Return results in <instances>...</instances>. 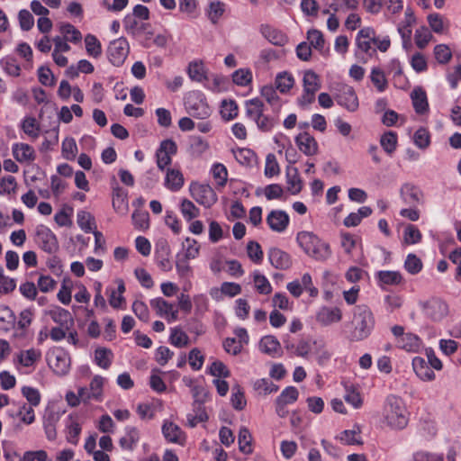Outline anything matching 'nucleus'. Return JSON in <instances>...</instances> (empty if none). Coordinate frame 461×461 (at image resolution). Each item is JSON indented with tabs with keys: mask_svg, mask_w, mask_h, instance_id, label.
Here are the masks:
<instances>
[{
	"mask_svg": "<svg viewBox=\"0 0 461 461\" xmlns=\"http://www.w3.org/2000/svg\"><path fill=\"white\" fill-rule=\"evenodd\" d=\"M188 113L196 119L204 120L212 114L210 106L199 97L189 99L186 103Z\"/></svg>",
	"mask_w": 461,
	"mask_h": 461,
	"instance_id": "9b49d317",
	"label": "nucleus"
},
{
	"mask_svg": "<svg viewBox=\"0 0 461 461\" xmlns=\"http://www.w3.org/2000/svg\"><path fill=\"white\" fill-rule=\"evenodd\" d=\"M299 396L298 390L294 386L286 387L276 400L282 402L285 404H290L297 401Z\"/></svg>",
	"mask_w": 461,
	"mask_h": 461,
	"instance_id": "69168bd1",
	"label": "nucleus"
},
{
	"mask_svg": "<svg viewBox=\"0 0 461 461\" xmlns=\"http://www.w3.org/2000/svg\"><path fill=\"white\" fill-rule=\"evenodd\" d=\"M297 242L307 255L316 260H325L330 255L329 245L321 241L313 232H299Z\"/></svg>",
	"mask_w": 461,
	"mask_h": 461,
	"instance_id": "7ed1b4c3",
	"label": "nucleus"
},
{
	"mask_svg": "<svg viewBox=\"0 0 461 461\" xmlns=\"http://www.w3.org/2000/svg\"><path fill=\"white\" fill-rule=\"evenodd\" d=\"M364 403V397L361 392L356 387L348 388V404L354 409H360Z\"/></svg>",
	"mask_w": 461,
	"mask_h": 461,
	"instance_id": "864d4df0",
	"label": "nucleus"
},
{
	"mask_svg": "<svg viewBox=\"0 0 461 461\" xmlns=\"http://www.w3.org/2000/svg\"><path fill=\"white\" fill-rule=\"evenodd\" d=\"M231 404L234 409L241 411L246 406V400L244 393L242 392L240 385H235L232 388Z\"/></svg>",
	"mask_w": 461,
	"mask_h": 461,
	"instance_id": "052dcab7",
	"label": "nucleus"
},
{
	"mask_svg": "<svg viewBox=\"0 0 461 461\" xmlns=\"http://www.w3.org/2000/svg\"><path fill=\"white\" fill-rule=\"evenodd\" d=\"M104 379L100 375H95L92 379L89 386L91 396L94 400L100 401L103 394V386Z\"/></svg>",
	"mask_w": 461,
	"mask_h": 461,
	"instance_id": "680f3d73",
	"label": "nucleus"
},
{
	"mask_svg": "<svg viewBox=\"0 0 461 461\" xmlns=\"http://www.w3.org/2000/svg\"><path fill=\"white\" fill-rule=\"evenodd\" d=\"M51 318L56 323L61 326L68 327V322L70 324L73 323V320L71 318L69 312L62 308H59L51 312Z\"/></svg>",
	"mask_w": 461,
	"mask_h": 461,
	"instance_id": "4d7b16f0",
	"label": "nucleus"
},
{
	"mask_svg": "<svg viewBox=\"0 0 461 461\" xmlns=\"http://www.w3.org/2000/svg\"><path fill=\"white\" fill-rule=\"evenodd\" d=\"M254 389L261 394H268L277 391V385L274 384L270 379L262 378L258 379L254 383Z\"/></svg>",
	"mask_w": 461,
	"mask_h": 461,
	"instance_id": "a18cd8bd",
	"label": "nucleus"
},
{
	"mask_svg": "<svg viewBox=\"0 0 461 461\" xmlns=\"http://www.w3.org/2000/svg\"><path fill=\"white\" fill-rule=\"evenodd\" d=\"M412 105L415 112L423 114L429 110V104L426 92L421 87H417L411 94Z\"/></svg>",
	"mask_w": 461,
	"mask_h": 461,
	"instance_id": "393cba45",
	"label": "nucleus"
},
{
	"mask_svg": "<svg viewBox=\"0 0 461 461\" xmlns=\"http://www.w3.org/2000/svg\"><path fill=\"white\" fill-rule=\"evenodd\" d=\"M400 196L402 202L409 206H418L423 203L422 190L412 183H404L400 188Z\"/></svg>",
	"mask_w": 461,
	"mask_h": 461,
	"instance_id": "6e6552de",
	"label": "nucleus"
},
{
	"mask_svg": "<svg viewBox=\"0 0 461 461\" xmlns=\"http://www.w3.org/2000/svg\"><path fill=\"white\" fill-rule=\"evenodd\" d=\"M422 341L420 338L413 333L408 332L402 339H399L397 346L408 352H418L421 348Z\"/></svg>",
	"mask_w": 461,
	"mask_h": 461,
	"instance_id": "a878e982",
	"label": "nucleus"
},
{
	"mask_svg": "<svg viewBox=\"0 0 461 461\" xmlns=\"http://www.w3.org/2000/svg\"><path fill=\"white\" fill-rule=\"evenodd\" d=\"M86 50L89 56L98 58L102 54V47L98 39L92 34L85 37Z\"/></svg>",
	"mask_w": 461,
	"mask_h": 461,
	"instance_id": "72a5a7b5",
	"label": "nucleus"
},
{
	"mask_svg": "<svg viewBox=\"0 0 461 461\" xmlns=\"http://www.w3.org/2000/svg\"><path fill=\"white\" fill-rule=\"evenodd\" d=\"M260 32L274 45L284 46L288 41L284 32L267 24L261 25Z\"/></svg>",
	"mask_w": 461,
	"mask_h": 461,
	"instance_id": "6ab92c4d",
	"label": "nucleus"
},
{
	"mask_svg": "<svg viewBox=\"0 0 461 461\" xmlns=\"http://www.w3.org/2000/svg\"><path fill=\"white\" fill-rule=\"evenodd\" d=\"M130 47L123 37L110 42L107 50L108 59L114 66H121L129 54Z\"/></svg>",
	"mask_w": 461,
	"mask_h": 461,
	"instance_id": "423d86ee",
	"label": "nucleus"
},
{
	"mask_svg": "<svg viewBox=\"0 0 461 461\" xmlns=\"http://www.w3.org/2000/svg\"><path fill=\"white\" fill-rule=\"evenodd\" d=\"M232 80L238 86H248L252 80V73L249 69L240 68L232 74Z\"/></svg>",
	"mask_w": 461,
	"mask_h": 461,
	"instance_id": "8fccbe9b",
	"label": "nucleus"
},
{
	"mask_svg": "<svg viewBox=\"0 0 461 461\" xmlns=\"http://www.w3.org/2000/svg\"><path fill=\"white\" fill-rule=\"evenodd\" d=\"M260 350L271 357L280 355L281 346L279 341L274 336H265L259 342Z\"/></svg>",
	"mask_w": 461,
	"mask_h": 461,
	"instance_id": "c85d7f7f",
	"label": "nucleus"
},
{
	"mask_svg": "<svg viewBox=\"0 0 461 461\" xmlns=\"http://www.w3.org/2000/svg\"><path fill=\"white\" fill-rule=\"evenodd\" d=\"M132 221L136 228L145 230L149 227V212L141 210H135L132 213Z\"/></svg>",
	"mask_w": 461,
	"mask_h": 461,
	"instance_id": "e2e57ef3",
	"label": "nucleus"
},
{
	"mask_svg": "<svg viewBox=\"0 0 461 461\" xmlns=\"http://www.w3.org/2000/svg\"><path fill=\"white\" fill-rule=\"evenodd\" d=\"M377 285L383 289L386 290L387 286L400 285L403 277L399 271L380 270L375 273Z\"/></svg>",
	"mask_w": 461,
	"mask_h": 461,
	"instance_id": "f8f14e48",
	"label": "nucleus"
},
{
	"mask_svg": "<svg viewBox=\"0 0 461 461\" xmlns=\"http://www.w3.org/2000/svg\"><path fill=\"white\" fill-rule=\"evenodd\" d=\"M421 233L420 230L414 225H408L403 232V240L409 245L417 244L421 240Z\"/></svg>",
	"mask_w": 461,
	"mask_h": 461,
	"instance_id": "49530a36",
	"label": "nucleus"
},
{
	"mask_svg": "<svg viewBox=\"0 0 461 461\" xmlns=\"http://www.w3.org/2000/svg\"><path fill=\"white\" fill-rule=\"evenodd\" d=\"M112 357V351L106 348H97L95 352L96 364L104 369H107L111 366Z\"/></svg>",
	"mask_w": 461,
	"mask_h": 461,
	"instance_id": "79ce46f5",
	"label": "nucleus"
},
{
	"mask_svg": "<svg viewBox=\"0 0 461 461\" xmlns=\"http://www.w3.org/2000/svg\"><path fill=\"white\" fill-rule=\"evenodd\" d=\"M434 55L437 61L440 64L447 63L452 58L451 50L445 44L437 45L434 48Z\"/></svg>",
	"mask_w": 461,
	"mask_h": 461,
	"instance_id": "bf43d9fd",
	"label": "nucleus"
},
{
	"mask_svg": "<svg viewBox=\"0 0 461 461\" xmlns=\"http://www.w3.org/2000/svg\"><path fill=\"white\" fill-rule=\"evenodd\" d=\"M263 103L258 98L246 102L247 115L256 121L263 113Z\"/></svg>",
	"mask_w": 461,
	"mask_h": 461,
	"instance_id": "c9c22d12",
	"label": "nucleus"
},
{
	"mask_svg": "<svg viewBox=\"0 0 461 461\" xmlns=\"http://www.w3.org/2000/svg\"><path fill=\"white\" fill-rule=\"evenodd\" d=\"M410 63L413 70L417 73L424 72L428 68L427 60L420 52H416L411 56Z\"/></svg>",
	"mask_w": 461,
	"mask_h": 461,
	"instance_id": "774afa93",
	"label": "nucleus"
},
{
	"mask_svg": "<svg viewBox=\"0 0 461 461\" xmlns=\"http://www.w3.org/2000/svg\"><path fill=\"white\" fill-rule=\"evenodd\" d=\"M50 366L57 375H65L69 371L70 358L68 354L60 351L50 361Z\"/></svg>",
	"mask_w": 461,
	"mask_h": 461,
	"instance_id": "412c9836",
	"label": "nucleus"
},
{
	"mask_svg": "<svg viewBox=\"0 0 461 461\" xmlns=\"http://www.w3.org/2000/svg\"><path fill=\"white\" fill-rule=\"evenodd\" d=\"M294 80L293 77L286 72L280 73L279 75H277V77L276 78V87L282 93H285V92L288 91L290 88H292L294 86Z\"/></svg>",
	"mask_w": 461,
	"mask_h": 461,
	"instance_id": "603ef678",
	"label": "nucleus"
},
{
	"mask_svg": "<svg viewBox=\"0 0 461 461\" xmlns=\"http://www.w3.org/2000/svg\"><path fill=\"white\" fill-rule=\"evenodd\" d=\"M77 224L86 233L92 232L95 228L94 217L86 211L77 212Z\"/></svg>",
	"mask_w": 461,
	"mask_h": 461,
	"instance_id": "e433bc0d",
	"label": "nucleus"
},
{
	"mask_svg": "<svg viewBox=\"0 0 461 461\" xmlns=\"http://www.w3.org/2000/svg\"><path fill=\"white\" fill-rule=\"evenodd\" d=\"M22 129L25 134L35 140L40 135V130L37 126L36 120L32 117H27L23 120Z\"/></svg>",
	"mask_w": 461,
	"mask_h": 461,
	"instance_id": "3c124183",
	"label": "nucleus"
},
{
	"mask_svg": "<svg viewBox=\"0 0 461 461\" xmlns=\"http://www.w3.org/2000/svg\"><path fill=\"white\" fill-rule=\"evenodd\" d=\"M181 212L187 221H190L199 215V209L191 201L185 199L181 203Z\"/></svg>",
	"mask_w": 461,
	"mask_h": 461,
	"instance_id": "0e129e2a",
	"label": "nucleus"
},
{
	"mask_svg": "<svg viewBox=\"0 0 461 461\" xmlns=\"http://www.w3.org/2000/svg\"><path fill=\"white\" fill-rule=\"evenodd\" d=\"M267 222L272 230L281 232L286 229L289 217L283 211H272L267 217Z\"/></svg>",
	"mask_w": 461,
	"mask_h": 461,
	"instance_id": "dca6fc26",
	"label": "nucleus"
},
{
	"mask_svg": "<svg viewBox=\"0 0 461 461\" xmlns=\"http://www.w3.org/2000/svg\"><path fill=\"white\" fill-rule=\"evenodd\" d=\"M303 83V94L299 99V103L304 106L315 100V94L321 88V79L315 72L307 70L304 72Z\"/></svg>",
	"mask_w": 461,
	"mask_h": 461,
	"instance_id": "20e7f679",
	"label": "nucleus"
},
{
	"mask_svg": "<svg viewBox=\"0 0 461 461\" xmlns=\"http://www.w3.org/2000/svg\"><path fill=\"white\" fill-rule=\"evenodd\" d=\"M150 305L157 311L159 316H165L168 321H175L178 317V311L174 309L172 303H169L162 298H156L150 301Z\"/></svg>",
	"mask_w": 461,
	"mask_h": 461,
	"instance_id": "4468645a",
	"label": "nucleus"
},
{
	"mask_svg": "<svg viewBox=\"0 0 461 461\" xmlns=\"http://www.w3.org/2000/svg\"><path fill=\"white\" fill-rule=\"evenodd\" d=\"M397 140V134L390 131L382 135L380 143L386 153L392 154L396 149Z\"/></svg>",
	"mask_w": 461,
	"mask_h": 461,
	"instance_id": "f704fd0d",
	"label": "nucleus"
},
{
	"mask_svg": "<svg viewBox=\"0 0 461 461\" xmlns=\"http://www.w3.org/2000/svg\"><path fill=\"white\" fill-rule=\"evenodd\" d=\"M221 117L230 121L234 119L238 115V105L233 100H223L221 106Z\"/></svg>",
	"mask_w": 461,
	"mask_h": 461,
	"instance_id": "4c0bfd02",
	"label": "nucleus"
},
{
	"mask_svg": "<svg viewBox=\"0 0 461 461\" xmlns=\"http://www.w3.org/2000/svg\"><path fill=\"white\" fill-rule=\"evenodd\" d=\"M12 153L19 163H32L36 158L34 149L27 143H14Z\"/></svg>",
	"mask_w": 461,
	"mask_h": 461,
	"instance_id": "ddd939ff",
	"label": "nucleus"
},
{
	"mask_svg": "<svg viewBox=\"0 0 461 461\" xmlns=\"http://www.w3.org/2000/svg\"><path fill=\"white\" fill-rule=\"evenodd\" d=\"M40 357L41 352L34 348H31L21 352L19 361L24 366H31Z\"/></svg>",
	"mask_w": 461,
	"mask_h": 461,
	"instance_id": "6e6d98bb",
	"label": "nucleus"
},
{
	"mask_svg": "<svg viewBox=\"0 0 461 461\" xmlns=\"http://www.w3.org/2000/svg\"><path fill=\"white\" fill-rule=\"evenodd\" d=\"M424 313L434 321H439L448 313V306L439 298H431L422 305Z\"/></svg>",
	"mask_w": 461,
	"mask_h": 461,
	"instance_id": "0eeeda50",
	"label": "nucleus"
},
{
	"mask_svg": "<svg viewBox=\"0 0 461 461\" xmlns=\"http://www.w3.org/2000/svg\"><path fill=\"white\" fill-rule=\"evenodd\" d=\"M183 248L185 250L186 259L195 258L199 254V245L195 240L186 238L183 242Z\"/></svg>",
	"mask_w": 461,
	"mask_h": 461,
	"instance_id": "338daca9",
	"label": "nucleus"
},
{
	"mask_svg": "<svg viewBox=\"0 0 461 461\" xmlns=\"http://www.w3.org/2000/svg\"><path fill=\"white\" fill-rule=\"evenodd\" d=\"M112 204L117 213L126 215L129 211L128 192L118 185L113 187Z\"/></svg>",
	"mask_w": 461,
	"mask_h": 461,
	"instance_id": "2eb2a0df",
	"label": "nucleus"
},
{
	"mask_svg": "<svg viewBox=\"0 0 461 461\" xmlns=\"http://www.w3.org/2000/svg\"><path fill=\"white\" fill-rule=\"evenodd\" d=\"M254 284L258 293L268 294L272 291V286L267 277L259 272L254 273Z\"/></svg>",
	"mask_w": 461,
	"mask_h": 461,
	"instance_id": "09e8293b",
	"label": "nucleus"
},
{
	"mask_svg": "<svg viewBox=\"0 0 461 461\" xmlns=\"http://www.w3.org/2000/svg\"><path fill=\"white\" fill-rule=\"evenodd\" d=\"M412 368L421 380L432 381L435 379V374L426 360L421 357H415L412 359Z\"/></svg>",
	"mask_w": 461,
	"mask_h": 461,
	"instance_id": "a211bd4d",
	"label": "nucleus"
},
{
	"mask_svg": "<svg viewBox=\"0 0 461 461\" xmlns=\"http://www.w3.org/2000/svg\"><path fill=\"white\" fill-rule=\"evenodd\" d=\"M286 183L287 190L292 194H297L301 192L303 188V181L296 167H288L286 168Z\"/></svg>",
	"mask_w": 461,
	"mask_h": 461,
	"instance_id": "cd10ccee",
	"label": "nucleus"
},
{
	"mask_svg": "<svg viewBox=\"0 0 461 461\" xmlns=\"http://www.w3.org/2000/svg\"><path fill=\"white\" fill-rule=\"evenodd\" d=\"M404 268L411 275H417L422 269V262L416 255L410 253L404 261Z\"/></svg>",
	"mask_w": 461,
	"mask_h": 461,
	"instance_id": "a19ab883",
	"label": "nucleus"
},
{
	"mask_svg": "<svg viewBox=\"0 0 461 461\" xmlns=\"http://www.w3.org/2000/svg\"><path fill=\"white\" fill-rule=\"evenodd\" d=\"M41 248L48 252L53 253L58 249V243L55 235L48 229H44L37 233Z\"/></svg>",
	"mask_w": 461,
	"mask_h": 461,
	"instance_id": "4be33fe9",
	"label": "nucleus"
},
{
	"mask_svg": "<svg viewBox=\"0 0 461 461\" xmlns=\"http://www.w3.org/2000/svg\"><path fill=\"white\" fill-rule=\"evenodd\" d=\"M225 12V4L221 1H212L209 4L207 16L213 23H217Z\"/></svg>",
	"mask_w": 461,
	"mask_h": 461,
	"instance_id": "473e14b6",
	"label": "nucleus"
},
{
	"mask_svg": "<svg viewBox=\"0 0 461 461\" xmlns=\"http://www.w3.org/2000/svg\"><path fill=\"white\" fill-rule=\"evenodd\" d=\"M251 440L252 437L249 430L245 427L240 428L239 432V445L240 450L241 452L245 454H249L252 452Z\"/></svg>",
	"mask_w": 461,
	"mask_h": 461,
	"instance_id": "ea45409f",
	"label": "nucleus"
},
{
	"mask_svg": "<svg viewBox=\"0 0 461 461\" xmlns=\"http://www.w3.org/2000/svg\"><path fill=\"white\" fill-rule=\"evenodd\" d=\"M59 32L66 41L72 43H78L82 40L81 32L72 24L68 23H61L59 24Z\"/></svg>",
	"mask_w": 461,
	"mask_h": 461,
	"instance_id": "c756f323",
	"label": "nucleus"
},
{
	"mask_svg": "<svg viewBox=\"0 0 461 461\" xmlns=\"http://www.w3.org/2000/svg\"><path fill=\"white\" fill-rule=\"evenodd\" d=\"M192 197L204 207H211L217 201L214 190L209 185L193 183L190 185Z\"/></svg>",
	"mask_w": 461,
	"mask_h": 461,
	"instance_id": "39448f33",
	"label": "nucleus"
},
{
	"mask_svg": "<svg viewBox=\"0 0 461 461\" xmlns=\"http://www.w3.org/2000/svg\"><path fill=\"white\" fill-rule=\"evenodd\" d=\"M375 321L369 308L366 305L354 307L352 319L349 327V335L351 340L359 341L366 339L374 328Z\"/></svg>",
	"mask_w": 461,
	"mask_h": 461,
	"instance_id": "f03ea898",
	"label": "nucleus"
},
{
	"mask_svg": "<svg viewBox=\"0 0 461 461\" xmlns=\"http://www.w3.org/2000/svg\"><path fill=\"white\" fill-rule=\"evenodd\" d=\"M296 143L299 149L307 156H312L317 153V142L314 138L307 132L300 133L296 137Z\"/></svg>",
	"mask_w": 461,
	"mask_h": 461,
	"instance_id": "aec40b11",
	"label": "nucleus"
},
{
	"mask_svg": "<svg viewBox=\"0 0 461 461\" xmlns=\"http://www.w3.org/2000/svg\"><path fill=\"white\" fill-rule=\"evenodd\" d=\"M188 75L192 80L202 82L206 78L203 62L194 61L188 66Z\"/></svg>",
	"mask_w": 461,
	"mask_h": 461,
	"instance_id": "58836bf2",
	"label": "nucleus"
},
{
	"mask_svg": "<svg viewBox=\"0 0 461 461\" xmlns=\"http://www.w3.org/2000/svg\"><path fill=\"white\" fill-rule=\"evenodd\" d=\"M432 38L431 32L426 27H421L415 32L414 39L418 48L423 49L430 41Z\"/></svg>",
	"mask_w": 461,
	"mask_h": 461,
	"instance_id": "5fc2aeb1",
	"label": "nucleus"
},
{
	"mask_svg": "<svg viewBox=\"0 0 461 461\" xmlns=\"http://www.w3.org/2000/svg\"><path fill=\"white\" fill-rule=\"evenodd\" d=\"M170 342L172 345L177 348H183L187 346L189 338L187 334L178 328H174L171 330Z\"/></svg>",
	"mask_w": 461,
	"mask_h": 461,
	"instance_id": "de8ad7c7",
	"label": "nucleus"
},
{
	"mask_svg": "<svg viewBox=\"0 0 461 461\" xmlns=\"http://www.w3.org/2000/svg\"><path fill=\"white\" fill-rule=\"evenodd\" d=\"M442 453H434L427 450H418L412 454L411 461H443Z\"/></svg>",
	"mask_w": 461,
	"mask_h": 461,
	"instance_id": "c03bdc74",
	"label": "nucleus"
},
{
	"mask_svg": "<svg viewBox=\"0 0 461 461\" xmlns=\"http://www.w3.org/2000/svg\"><path fill=\"white\" fill-rule=\"evenodd\" d=\"M140 441V432L134 427H127L124 435L120 438V447L128 451H132Z\"/></svg>",
	"mask_w": 461,
	"mask_h": 461,
	"instance_id": "5701e85b",
	"label": "nucleus"
},
{
	"mask_svg": "<svg viewBox=\"0 0 461 461\" xmlns=\"http://www.w3.org/2000/svg\"><path fill=\"white\" fill-rule=\"evenodd\" d=\"M370 79L378 92L382 93L385 90L387 86V81L385 79L384 74L380 68H373L370 74Z\"/></svg>",
	"mask_w": 461,
	"mask_h": 461,
	"instance_id": "37998d69",
	"label": "nucleus"
},
{
	"mask_svg": "<svg viewBox=\"0 0 461 461\" xmlns=\"http://www.w3.org/2000/svg\"><path fill=\"white\" fill-rule=\"evenodd\" d=\"M164 437L169 442L183 444L185 436L181 429L171 421H166L162 427Z\"/></svg>",
	"mask_w": 461,
	"mask_h": 461,
	"instance_id": "bb28decb",
	"label": "nucleus"
},
{
	"mask_svg": "<svg viewBox=\"0 0 461 461\" xmlns=\"http://www.w3.org/2000/svg\"><path fill=\"white\" fill-rule=\"evenodd\" d=\"M184 185V176L179 170L168 169L166 176V186L172 190L177 191Z\"/></svg>",
	"mask_w": 461,
	"mask_h": 461,
	"instance_id": "7c9ffc66",
	"label": "nucleus"
},
{
	"mask_svg": "<svg viewBox=\"0 0 461 461\" xmlns=\"http://www.w3.org/2000/svg\"><path fill=\"white\" fill-rule=\"evenodd\" d=\"M373 210L369 206H362L357 212L348 214V227H355L360 224L364 218L369 217Z\"/></svg>",
	"mask_w": 461,
	"mask_h": 461,
	"instance_id": "2f4dec72",
	"label": "nucleus"
},
{
	"mask_svg": "<svg viewBox=\"0 0 461 461\" xmlns=\"http://www.w3.org/2000/svg\"><path fill=\"white\" fill-rule=\"evenodd\" d=\"M382 418L391 429H403L409 422V412L403 400L395 394L387 395L383 404Z\"/></svg>",
	"mask_w": 461,
	"mask_h": 461,
	"instance_id": "f257e3e1",
	"label": "nucleus"
},
{
	"mask_svg": "<svg viewBox=\"0 0 461 461\" xmlns=\"http://www.w3.org/2000/svg\"><path fill=\"white\" fill-rule=\"evenodd\" d=\"M176 151L177 146L173 140L168 139L163 140L156 153L158 167L160 170H164L165 167L171 163V157L175 155Z\"/></svg>",
	"mask_w": 461,
	"mask_h": 461,
	"instance_id": "1a4fd4ad",
	"label": "nucleus"
},
{
	"mask_svg": "<svg viewBox=\"0 0 461 461\" xmlns=\"http://www.w3.org/2000/svg\"><path fill=\"white\" fill-rule=\"evenodd\" d=\"M317 321L321 325H330L342 318V312L338 308L322 307L317 313Z\"/></svg>",
	"mask_w": 461,
	"mask_h": 461,
	"instance_id": "b1692460",
	"label": "nucleus"
},
{
	"mask_svg": "<svg viewBox=\"0 0 461 461\" xmlns=\"http://www.w3.org/2000/svg\"><path fill=\"white\" fill-rule=\"evenodd\" d=\"M268 258L271 265L278 269H287L292 265L290 256L286 252L276 248L269 250Z\"/></svg>",
	"mask_w": 461,
	"mask_h": 461,
	"instance_id": "f3484780",
	"label": "nucleus"
},
{
	"mask_svg": "<svg viewBox=\"0 0 461 461\" xmlns=\"http://www.w3.org/2000/svg\"><path fill=\"white\" fill-rule=\"evenodd\" d=\"M375 40V32L374 29L370 27L361 29L356 37L357 55H359L360 53L370 55V51H374L372 45H374Z\"/></svg>",
	"mask_w": 461,
	"mask_h": 461,
	"instance_id": "9d476101",
	"label": "nucleus"
},
{
	"mask_svg": "<svg viewBox=\"0 0 461 461\" xmlns=\"http://www.w3.org/2000/svg\"><path fill=\"white\" fill-rule=\"evenodd\" d=\"M413 142L420 149H425L429 145V133L423 128H419L413 135Z\"/></svg>",
	"mask_w": 461,
	"mask_h": 461,
	"instance_id": "13d9d810",
	"label": "nucleus"
}]
</instances>
